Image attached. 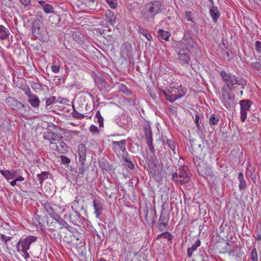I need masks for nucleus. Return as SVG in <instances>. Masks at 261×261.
Instances as JSON below:
<instances>
[{"label":"nucleus","mask_w":261,"mask_h":261,"mask_svg":"<svg viewBox=\"0 0 261 261\" xmlns=\"http://www.w3.org/2000/svg\"><path fill=\"white\" fill-rule=\"evenodd\" d=\"M164 6L160 1H153L146 4L142 11V15L146 20L154 19L157 14L162 12Z\"/></svg>","instance_id":"f257e3e1"},{"label":"nucleus","mask_w":261,"mask_h":261,"mask_svg":"<svg viewBox=\"0 0 261 261\" xmlns=\"http://www.w3.org/2000/svg\"><path fill=\"white\" fill-rule=\"evenodd\" d=\"M32 35L40 41L47 42L49 39V36L46 28L39 19H35L31 26Z\"/></svg>","instance_id":"f03ea898"},{"label":"nucleus","mask_w":261,"mask_h":261,"mask_svg":"<svg viewBox=\"0 0 261 261\" xmlns=\"http://www.w3.org/2000/svg\"><path fill=\"white\" fill-rule=\"evenodd\" d=\"M220 75L229 90H233L234 85L236 84L241 86L243 89L247 84L246 81L245 79L237 77L232 74H228L224 70L220 72Z\"/></svg>","instance_id":"7ed1b4c3"},{"label":"nucleus","mask_w":261,"mask_h":261,"mask_svg":"<svg viewBox=\"0 0 261 261\" xmlns=\"http://www.w3.org/2000/svg\"><path fill=\"white\" fill-rule=\"evenodd\" d=\"M37 240V238L34 236H28L24 239H20L17 245V249L18 251H21L23 253V256L25 259L30 257L29 253L27 252L32 243Z\"/></svg>","instance_id":"20e7f679"},{"label":"nucleus","mask_w":261,"mask_h":261,"mask_svg":"<svg viewBox=\"0 0 261 261\" xmlns=\"http://www.w3.org/2000/svg\"><path fill=\"white\" fill-rule=\"evenodd\" d=\"M78 155L81 165L79 167L77 173L79 174H84L86 168L85 162L87 155V149L84 144H80L78 146Z\"/></svg>","instance_id":"39448f33"},{"label":"nucleus","mask_w":261,"mask_h":261,"mask_svg":"<svg viewBox=\"0 0 261 261\" xmlns=\"http://www.w3.org/2000/svg\"><path fill=\"white\" fill-rule=\"evenodd\" d=\"M230 91L229 89H226L225 86H223L222 89V101L227 109L233 107L234 104V95L231 94Z\"/></svg>","instance_id":"423d86ee"},{"label":"nucleus","mask_w":261,"mask_h":261,"mask_svg":"<svg viewBox=\"0 0 261 261\" xmlns=\"http://www.w3.org/2000/svg\"><path fill=\"white\" fill-rule=\"evenodd\" d=\"M241 106V120L244 122L247 118V112L250 110L252 102L248 99L242 100L240 101Z\"/></svg>","instance_id":"0eeeda50"},{"label":"nucleus","mask_w":261,"mask_h":261,"mask_svg":"<svg viewBox=\"0 0 261 261\" xmlns=\"http://www.w3.org/2000/svg\"><path fill=\"white\" fill-rule=\"evenodd\" d=\"M176 91H177V88H172V90H168V92H165L164 90H161L160 94H163L167 100L173 102L177 99L180 98L183 96L182 94H176Z\"/></svg>","instance_id":"6e6552de"},{"label":"nucleus","mask_w":261,"mask_h":261,"mask_svg":"<svg viewBox=\"0 0 261 261\" xmlns=\"http://www.w3.org/2000/svg\"><path fill=\"white\" fill-rule=\"evenodd\" d=\"M58 127L54 124L49 125L47 127L48 132H44L43 134V138L51 141H57L60 138L56 134L52 132L53 129L57 130Z\"/></svg>","instance_id":"1a4fd4ad"},{"label":"nucleus","mask_w":261,"mask_h":261,"mask_svg":"<svg viewBox=\"0 0 261 261\" xmlns=\"http://www.w3.org/2000/svg\"><path fill=\"white\" fill-rule=\"evenodd\" d=\"M179 177L180 185H184L190 181L188 169L186 166H181L179 168Z\"/></svg>","instance_id":"9d476101"},{"label":"nucleus","mask_w":261,"mask_h":261,"mask_svg":"<svg viewBox=\"0 0 261 261\" xmlns=\"http://www.w3.org/2000/svg\"><path fill=\"white\" fill-rule=\"evenodd\" d=\"M6 102L13 110L18 111L24 107L23 105L21 102L13 97H7Z\"/></svg>","instance_id":"9b49d317"},{"label":"nucleus","mask_w":261,"mask_h":261,"mask_svg":"<svg viewBox=\"0 0 261 261\" xmlns=\"http://www.w3.org/2000/svg\"><path fill=\"white\" fill-rule=\"evenodd\" d=\"M168 221L169 217L168 215L165 213L163 210L158 221L159 229L162 231L167 230L168 229Z\"/></svg>","instance_id":"f8f14e48"},{"label":"nucleus","mask_w":261,"mask_h":261,"mask_svg":"<svg viewBox=\"0 0 261 261\" xmlns=\"http://www.w3.org/2000/svg\"><path fill=\"white\" fill-rule=\"evenodd\" d=\"M93 205L94 210L93 213L95 217L98 218L103 210V203L100 200L95 199L93 201Z\"/></svg>","instance_id":"ddd939ff"},{"label":"nucleus","mask_w":261,"mask_h":261,"mask_svg":"<svg viewBox=\"0 0 261 261\" xmlns=\"http://www.w3.org/2000/svg\"><path fill=\"white\" fill-rule=\"evenodd\" d=\"M150 169L152 177L156 181L161 180L163 176L162 175V168L160 166L154 165Z\"/></svg>","instance_id":"4468645a"},{"label":"nucleus","mask_w":261,"mask_h":261,"mask_svg":"<svg viewBox=\"0 0 261 261\" xmlns=\"http://www.w3.org/2000/svg\"><path fill=\"white\" fill-rule=\"evenodd\" d=\"M190 143L191 149L192 150V151H191L192 153L193 154H200L202 150L201 144L193 139L190 140Z\"/></svg>","instance_id":"2eb2a0df"},{"label":"nucleus","mask_w":261,"mask_h":261,"mask_svg":"<svg viewBox=\"0 0 261 261\" xmlns=\"http://www.w3.org/2000/svg\"><path fill=\"white\" fill-rule=\"evenodd\" d=\"M126 141L125 140H121L119 141H113L112 142L113 149L115 150L120 149L123 152L126 150Z\"/></svg>","instance_id":"dca6fc26"},{"label":"nucleus","mask_w":261,"mask_h":261,"mask_svg":"<svg viewBox=\"0 0 261 261\" xmlns=\"http://www.w3.org/2000/svg\"><path fill=\"white\" fill-rule=\"evenodd\" d=\"M44 207L47 213L51 218L55 220H57V218H59V215L55 213L54 210L50 202L48 201L45 202L44 204Z\"/></svg>","instance_id":"f3484780"},{"label":"nucleus","mask_w":261,"mask_h":261,"mask_svg":"<svg viewBox=\"0 0 261 261\" xmlns=\"http://www.w3.org/2000/svg\"><path fill=\"white\" fill-rule=\"evenodd\" d=\"M178 59L182 65H188L190 60V56L189 54L185 53L184 50H180L178 53Z\"/></svg>","instance_id":"a211bd4d"},{"label":"nucleus","mask_w":261,"mask_h":261,"mask_svg":"<svg viewBox=\"0 0 261 261\" xmlns=\"http://www.w3.org/2000/svg\"><path fill=\"white\" fill-rule=\"evenodd\" d=\"M182 43L186 45L188 50H189L190 48L196 47L197 46L196 43L190 37H184L182 40Z\"/></svg>","instance_id":"6ab92c4d"},{"label":"nucleus","mask_w":261,"mask_h":261,"mask_svg":"<svg viewBox=\"0 0 261 261\" xmlns=\"http://www.w3.org/2000/svg\"><path fill=\"white\" fill-rule=\"evenodd\" d=\"M62 137H60L57 141H58V151L61 153H65L68 151V146L62 140Z\"/></svg>","instance_id":"aec40b11"},{"label":"nucleus","mask_w":261,"mask_h":261,"mask_svg":"<svg viewBox=\"0 0 261 261\" xmlns=\"http://www.w3.org/2000/svg\"><path fill=\"white\" fill-rule=\"evenodd\" d=\"M143 131L146 136V141L152 140L151 126L149 123L146 122L144 124Z\"/></svg>","instance_id":"412c9836"},{"label":"nucleus","mask_w":261,"mask_h":261,"mask_svg":"<svg viewBox=\"0 0 261 261\" xmlns=\"http://www.w3.org/2000/svg\"><path fill=\"white\" fill-rule=\"evenodd\" d=\"M210 14L213 20L215 22H216L220 15V13L218 10V8L215 6L214 5H212V8L210 9Z\"/></svg>","instance_id":"4be33fe9"},{"label":"nucleus","mask_w":261,"mask_h":261,"mask_svg":"<svg viewBox=\"0 0 261 261\" xmlns=\"http://www.w3.org/2000/svg\"><path fill=\"white\" fill-rule=\"evenodd\" d=\"M28 101L34 108H38L39 106L40 100L38 96L36 94L30 95L28 98Z\"/></svg>","instance_id":"5701e85b"},{"label":"nucleus","mask_w":261,"mask_h":261,"mask_svg":"<svg viewBox=\"0 0 261 261\" xmlns=\"http://www.w3.org/2000/svg\"><path fill=\"white\" fill-rule=\"evenodd\" d=\"M238 180L239 181V188L240 190L245 189L247 187V183L244 179L242 172H240L238 175Z\"/></svg>","instance_id":"b1692460"},{"label":"nucleus","mask_w":261,"mask_h":261,"mask_svg":"<svg viewBox=\"0 0 261 261\" xmlns=\"http://www.w3.org/2000/svg\"><path fill=\"white\" fill-rule=\"evenodd\" d=\"M201 242L200 240L196 241L195 243L192 245L191 247H190L187 250V255L188 257H190L192 256L193 251L197 250V248L200 246Z\"/></svg>","instance_id":"393cba45"},{"label":"nucleus","mask_w":261,"mask_h":261,"mask_svg":"<svg viewBox=\"0 0 261 261\" xmlns=\"http://www.w3.org/2000/svg\"><path fill=\"white\" fill-rule=\"evenodd\" d=\"M158 34L162 39L165 40L166 41H169V38L171 35L170 32L163 30L162 29L158 30Z\"/></svg>","instance_id":"a878e982"},{"label":"nucleus","mask_w":261,"mask_h":261,"mask_svg":"<svg viewBox=\"0 0 261 261\" xmlns=\"http://www.w3.org/2000/svg\"><path fill=\"white\" fill-rule=\"evenodd\" d=\"M72 37L76 42L79 44L83 42L84 37L80 32H74L72 33Z\"/></svg>","instance_id":"bb28decb"},{"label":"nucleus","mask_w":261,"mask_h":261,"mask_svg":"<svg viewBox=\"0 0 261 261\" xmlns=\"http://www.w3.org/2000/svg\"><path fill=\"white\" fill-rule=\"evenodd\" d=\"M119 91L127 96H130L132 94V91L124 84L119 85Z\"/></svg>","instance_id":"cd10ccee"},{"label":"nucleus","mask_w":261,"mask_h":261,"mask_svg":"<svg viewBox=\"0 0 261 261\" xmlns=\"http://www.w3.org/2000/svg\"><path fill=\"white\" fill-rule=\"evenodd\" d=\"M162 238L167 239L168 241H171L173 238V236L168 231H165L158 235L156 238L157 240H160Z\"/></svg>","instance_id":"c85d7f7f"},{"label":"nucleus","mask_w":261,"mask_h":261,"mask_svg":"<svg viewBox=\"0 0 261 261\" xmlns=\"http://www.w3.org/2000/svg\"><path fill=\"white\" fill-rule=\"evenodd\" d=\"M106 16L111 24H113L115 22L116 17L114 15V14L112 11L108 10L106 12Z\"/></svg>","instance_id":"c756f323"},{"label":"nucleus","mask_w":261,"mask_h":261,"mask_svg":"<svg viewBox=\"0 0 261 261\" xmlns=\"http://www.w3.org/2000/svg\"><path fill=\"white\" fill-rule=\"evenodd\" d=\"M49 175V173L48 172H43L41 174L37 175V177L38 178V180L41 185H42L43 181L45 179L48 178Z\"/></svg>","instance_id":"7c9ffc66"},{"label":"nucleus","mask_w":261,"mask_h":261,"mask_svg":"<svg viewBox=\"0 0 261 261\" xmlns=\"http://www.w3.org/2000/svg\"><path fill=\"white\" fill-rule=\"evenodd\" d=\"M219 121V116L212 114L209 118V124L211 125H217Z\"/></svg>","instance_id":"2f4dec72"},{"label":"nucleus","mask_w":261,"mask_h":261,"mask_svg":"<svg viewBox=\"0 0 261 261\" xmlns=\"http://www.w3.org/2000/svg\"><path fill=\"white\" fill-rule=\"evenodd\" d=\"M139 30V32L141 33L148 41H151L152 40V37L151 34L145 29L140 27Z\"/></svg>","instance_id":"473e14b6"},{"label":"nucleus","mask_w":261,"mask_h":261,"mask_svg":"<svg viewBox=\"0 0 261 261\" xmlns=\"http://www.w3.org/2000/svg\"><path fill=\"white\" fill-rule=\"evenodd\" d=\"M122 161L124 163V164L127 166L129 169L133 170L134 169L135 165L131 161L130 159L127 158L125 156H124L122 158Z\"/></svg>","instance_id":"72a5a7b5"},{"label":"nucleus","mask_w":261,"mask_h":261,"mask_svg":"<svg viewBox=\"0 0 261 261\" xmlns=\"http://www.w3.org/2000/svg\"><path fill=\"white\" fill-rule=\"evenodd\" d=\"M0 173L3 175L7 180L13 179V176L10 170H0Z\"/></svg>","instance_id":"f704fd0d"},{"label":"nucleus","mask_w":261,"mask_h":261,"mask_svg":"<svg viewBox=\"0 0 261 261\" xmlns=\"http://www.w3.org/2000/svg\"><path fill=\"white\" fill-rule=\"evenodd\" d=\"M0 38L4 40L8 38V35L7 33L6 28L2 25H0Z\"/></svg>","instance_id":"c9c22d12"},{"label":"nucleus","mask_w":261,"mask_h":261,"mask_svg":"<svg viewBox=\"0 0 261 261\" xmlns=\"http://www.w3.org/2000/svg\"><path fill=\"white\" fill-rule=\"evenodd\" d=\"M250 258L252 261H258L257 253L255 248H253L251 252Z\"/></svg>","instance_id":"e433bc0d"},{"label":"nucleus","mask_w":261,"mask_h":261,"mask_svg":"<svg viewBox=\"0 0 261 261\" xmlns=\"http://www.w3.org/2000/svg\"><path fill=\"white\" fill-rule=\"evenodd\" d=\"M43 9L44 12L47 14L52 13L54 11L53 7L51 5L48 4H47L45 7H44Z\"/></svg>","instance_id":"4c0bfd02"},{"label":"nucleus","mask_w":261,"mask_h":261,"mask_svg":"<svg viewBox=\"0 0 261 261\" xmlns=\"http://www.w3.org/2000/svg\"><path fill=\"white\" fill-rule=\"evenodd\" d=\"M167 143L168 147L174 152V153H175V150L176 148V145L174 142L172 140L167 139Z\"/></svg>","instance_id":"58836bf2"},{"label":"nucleus","mask_w":261,"mask_h":261,"mask_svg":"<svg viewBox=\"0 0 261 261\" xmlns=\"http://www.w3.org/2000/svg\"><path fill=\"white\" fill-rule=\"evenodd\" d=\"M60 159L61 160V163L63 165H68L70 163V160L65 155H61L60 156Z\"/></svg>","instance_id":"ea45409f"},{"label":"nucleus","mask_w":261,"mask_h":261,"mask_svg":"<svg viewBox=\"0 0 261 261\" xmlns=\"http://www.w3.org/2000/svg\"><path fill=\"white\" fill-rule=\"evenodd\" d=\"M251 66L253 69H256L257 70H261V62H252Z\"/></svg>","instance_id":"a19ab883"},{"label":"nucleus","mask_w":261,"mask_h":261,"mask_svg":"<svg viewBox=\"0 0 261 261\" xmlns=\"http://www.w3.org/2000/svg\"><path fill=\"white\" fill-rule=\"evenodd\" d=\"M72 116L74 118L82 119L85 117V115L82 114H80L76 112L75 109H74V111L72 112Z\"/></svg>","instance_id":"79ce46f5"},{"label":"nucleus","mask_w":261,"mask_h":261,"mask_svg":"<svg viewBox=\"0 0 261 261\" xmlns=\"http://www.w3.org/2000/svg\"><path fill=\"white\" fill-rule=\"evenodd\" d=\"M56 98L55 96H50L48 98L46 101V106H49L54 103L56 100Z\"/></svg>","instance_id":"37998d69"},{"label":"nucleus","mask_w":261,"mask_h":261,"mask_svg":"<svg viewBox=\"0 0 261 261\" xmlns=\"http://www.w3.org/2000/svg\"><path fill=\"white\" fill-rule=\"evenodd\" d=\"M111 8H115L117 5L116 0H106Z\"/></svg>","instance_id":"c03bdc74"},{"label":"nucleus","mask_w":261,"mask_h":261,"mask_svg":"<svg viewBox=\"0 0 261 261\" xmlns=\"http://www.w3.org/2000/svg\"><path fill=\"white\" fill-rule=\"evenodd\" d=\"M89 130L93 134H98L99 132V130L98 127L94 125H91L90 126Z\"/></svg>","instance_id":"a18cd8bd"},{"label":"nucleus","mask_w":261,"mask_h":261,"mask_svg":"<svg viewBox=\"0 0 261 261\" xmlns=\"http://www.w3.org/2000/svg\"><path fill=\"white\" fill-rule=\"evenodd\" d=\"M179 174L177 173H172V180L175 182H176V184H180V182H179Z\"/></svg>","instance_id":"49530a36"},{"label":"nucleus","mask_w":261,"mask_h":261,"mask_svg":"<svg viewBox=\"0 0 261 261\" xmlns=\"http://www.w3.org/2000/svg\"><path fill=\"white\" fill-rule=\"evenodd\" d=\"M200 119V116L198 114H196L195 115V122L196 123V126H197V129L200 130H201V128H202V126L200 125L199 124V120Z\"/></svg>","instance_id":"de8ad7c7"},{"label":"nucleus","mask_w":261,"mask_h":261,"mask_svg":"<svg viewBox=\"0 0 261 261\" xmlns=\"http://www.w3.org/2000/svg\"><path fill=\"white\" fill-rule=\"evenodd\" d=\"M255 48L257 52L261 53V42L259 41H256L255 43Z\"/></svg>","instance_id":"09e8293b"},{"label":"nucleus","mask_w":261,"mask_h":261,"mask_svg":"<svg viewBox=\"0 0 261 261\" xmlns=\"http://www.w3.org/2000/svg\"><path fill=\"white\" fill-rule=\"evenodd\" d=\"M186 18L187 20L190 21H193V19L192 18V12L190 11H187L185 13Z\"/></svg>","instance_id":"8fccbe9b"},{"label":"nucleus","mask_w":261,"mask_h":261,"mask_svg":"<svg viewBox=\"0 0 261 261\" xmlns=\"http://www.w3.org/2000/svg\"><path fill=\"white\" fill-rule=\"evenodd\" d=\"M56 142H54V141H51L50 142V148L55 150H58V141H56Z\"/></svg>","instance_id":"3c124183"},{"label":"nucleus","mask_w":261,"mask_h":261,"mask_svg":"<svg viewBox=\"0 0 261 261\" xmlns=\"http://www.w3.org/2000/svg\"><path fill=\"white\" fill-rule=\"evenodd\" d=\"M147 144L148 145V146L150 149V150L152 152H154V147L153 146V145H152V140H150L149 141H147Z\"/></svg>","instance_id":"603ef678"},{"label":"nucleus","mask_w":261,"mask_h":261,"mask_svg":"<svg viewBox=\"0 0 261 261\" xmlns=\"http://www.w3.org/2000/svg\"><path fill=\"white\" fill-rule=\"evenodd\" d=\"M1 240L4 241L5 243H7L8 241H10L11 239V237L6 236L4 234H1Z\"/></svg>","instance_id":"864d4df0"},{"label":"nucleus","mask_w":261,"mask_h":261,"mask_svg":"<svg viewBox=\"0 0 261 261\" xmlns=\"http://www.w3.org/2000/svg\"><path fill=\"white\" fill-rule=\"evenodd\" d=\"M23 91H24V93L28 96V98L30 97V95H34L33 94L31 93V90L29 87H27V88H24L23 89Z\"/></svg>","instance_id":"5fc2aeb1"},{"label":"nucleus","mask_w":261,"mask_h":261,"mask_svg":"<svg viewBox=\"0 0 261 261\" xmlns=\"http://www.w3.org/2000/svg\"><path fill=\"white\" fill-rule=\"evenodd\" d=\"M253 168L251 166H248L246 169V174H249L250 176L252 175Z\"/></svg>","instance_id":"6e6d98bb"},{"label":"nucleus","mask_w":261,"mask_h":261,"mask_svg":"<svg viewBox=\"0 0 261 261\" xmlns=\"http://www.w3.org/2000/svg\"><path fill=\"white\" fill-rule=\"evenodd\" d=\"M22 5L25 6H28L31 4V0H19Z\"/></svg>","instance_id":"4d7b16f0"},{"label":"nucleus","mask_w":261,"mask_h":261,"mask_svg":"<svg viewBox=\"0 0 261 261\" xmlns=\"http://www.w3.org/2000/svg\"><path fill=\"white\" fill-rule=\"evenodd\" d=\"M97 122L99 123L100 127H103V119L102 117L97 118Z\"/></svg>","instance_id":"13d9d810"},{"label":"nucleus","mask_w":261,"mask_h":261,"mask_svg":"<svg viewBox=\"0 0 261 261\" xmlns=\"http://www.w3.org/2000/svg\"><path fill=\"white\" fill-rule=\"evenodd\" d=\"M51 70L55 73H58L60 70V67L57 65L51 66Z\"/></svg>","instance_id":"bf43d9fd"},{"label":"nucleus","mask_w":261,"mask_h":261,"mask_svg":"<svg viewBox=\"0 0 261 261\" xmlns=\"http://www.w3.org/2000/svg\"><path fill=\"white\" fill-rule=\"evenodd\" d=\"M11 173L12 174V176H13V178H15L17 174V170H10Z\"/></svg>","instance_id":"052dcab7"},{"label":"nucleus","mask_w":261,"mask_h":261,"mask_svg":"<svg viewBox=\"0 0 261 261\" xmlns=\"http://www.w3.org/2000/svg\"><path fill=\"white\" fill-rule=\"evenodd\" d=\"M24 179V177H23L22 176H19L15 178L16 181H23Z\"/></svg>","instance_id":"680f3d73"},{"label":"nucleus","mask_w":261,"mask_h":261,"mask_svg":"<svg viewBox=\"0 0 261 261\" xmlns=\"http://www.w3.org/2000/svg\"><path fill=\"white\" fill-rule=\"evenodd\" d=\"M225 246H225L226 252H227L229 253V254H230L231 252V251L229 249H227V248L229 246V243L228 242H226L225 243ZM225 251H224V253H225Z\"/></svg>","instance_id":"e2e57ef3"},{"label":"nucleus","mask_w":261,"mask_h":261,"mask_svg":"<svg viewBox=\"0 0 261 261\" xmlns=\"http://www.w3.org/2000/svg\"><path fill=\"white\" fill-rule=\"evenodd\" d=\"M38 3L42 6L43 8L46 5V3L44 1H40L38 2Z\"/></svg>","instance_id":"0e129e2a"},{"label":"nucleus","mask_w":261,"mask_h":261,"mask_svg":"<svg viewBox=\"0 0 261 261\" xmlns=\"http://www.w3.org/2000/svg\"><path fill=\"white\" fill-rule=\"evenodd\" d=\"M95 117L96 118H101V117H102L101 116V114H100V111H97L96 113V114H95Z\"/></svg>","instance_id":"69168bd1"},{"label":"nucleus","mask_w":261,"mask_h":261,"mask_svg":"<svg viewBox=\"0 0 261 261\" xmlns=\"http://www.w3.org/2000/svg\"><path fill=\"white\" fill-rule=\"evenodd\" d=\"M16 182H17V181H16V180H15V179L14 180H13V181H11V182H10V185H11L12 187H14V186H16Z\"/></svg>","instance_id":"338daca9"},{"label":"nucleus","mask_w":261,"mask_h":261,"mask_svg":"<svg viewBox=\"0 0 261 261\" xmlns=\"http://www.w3.org/2000/svg\"><path fill=\"white\" fill-rule=\"evenodd\" d=\"M256 239L258 241H261V234H257L256 236Z\"/></svg>","instance_id":"774afa93"}]
</instances>
